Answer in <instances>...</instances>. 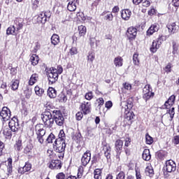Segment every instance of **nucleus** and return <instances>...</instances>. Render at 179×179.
<instances>
[{
  "instance_id": "nucleus-48",
  "label": "nucleus",
  "mask_w": 179,
  "mask_h": 179,
  "mask_svg": "<svg viewBox=\"0 0 179 179\" xmlns=\"http://www.w3.org/2000/svg\"><path fill=\"white\" fill-rule=\"evenodd\" d=\"M58 101L59 103H66V101L68 100V98L66 97V95L64 92H61L59 96Z\"/></svg>"
},
{
  "instance_id": "nucleus-53",
  "label": "nucleus",
  "mask_w": 179,
  "mask_h": 179,
  "mask_svg": "<svg viewBox=\"0 0 179 179\" xmlns=\"http://www.w3.org/2000/svg\"><path fill=\"white\" fill-rule=\"evenodd\" d=\"M145 143L147 145H152L153 143V138L149 134H145Z\"/></svg>"
},
{
  "instance_id": "nucleus-7",
  "label": "nucleus",
  "mask_w": 179,
  "mask_h": 179,
  "mask_svg": "<svg viewBox=\"0 0 179 179\" xmlns=\"http://www.w3.org/2000/svg\"><path fill=\"white\" fill-rule=\"evenodd\" d=\"M151 90L152 88L150 87V85L147 84L145 85L143 90V99L145 100V101H148V100H150V99H153V97H155V92H152Z\"/></svg>"
},
{
  "instance_id": "nucleus-13",
  "label": "nucleus",
  "mask_w": 179,
  "mask_h": 179,
  "mask_svg": "<svg viewBox=\"0 0 179 179\" xmlns=\"http://www.w3.org/2000/svg\"><path fill=\"white\" fill-rule=\"evenodd\" d=\"M136 34H138V29L135 27H129L126 32V36L130 41H133L136 38Z\"/></svg>"
},
{
  "instance_id": "nucleus-30",
  "label": "nucleus",
  "mask_w": 179,
  "mask_h": 179,
  "mask_svg": "<svg viewBox=\"0 0 179 179\" xmlns=\"http://www.w3.org/2000/svg\"><path fill=\"white\" fill-rule=\"evenodd\" d=\"M40 62V57L38 55L36 54H33L29 59V62H31V65L32 66H36V65H38V62Z\"/></svg>"
},
{
  "instance_id": "nucleus-50",
  "label": "nucleus",
  "mask_w": 179,
  "mask_h": 179,
  "mask_svg": "<svg viewBox=\"0 0 179 179\" xmlns=\"http://www.w3.org/2000/svg\"><path fill=\"white\" fill-rule=\"evenodd\" d=\"M172 47H173L172 54H173V55H175V54H178V47H179L178 43H177V42L173 41L172 42Z\"/></svg>"
},
{
  "instance_id": "nucleus-40",
  "label": "nucleus",
  "mask_w": 179,
  "mask_h": 179,
  "mask_svg": "<svg viewBox=\"0 0 179 179\" xmlns=\"http://www.w3.org/2000/svg\"><path fill=\"white\" fill-rule=\"evenodd\" d=\"M124 61V59L121 57L120 56L117 57L114 59V64L116 67L120 68V66H122L123 64L122 62Z\"/></svg>"
},
{
  "instance_id": "nucleus-41",
  "label": "nucleus",
  "mask_w": 179,
  "mask_h": 179,
  "mask_svg": "<svg viewBox=\"0 0 179 179\" xmlns=\"http://www.w3.org/2000/svg\"><path fill=\"white\" fill-rule=\"evenodd\" d=\"M126 107H127V108H125L126 111H127V110H132V108L134 107V98L133 97H129L127 99Z\"/></svg>"
},
{
  "instance_id": "nucleus-20",
  "label": "nucleus",
  "mask_w": 179,
  "mask_h": 179,
  "mask_svg": "<svg viewBox=\"0 0 179 179\" xmlns=\"http://www.w3.org/2000/svg\"><path fill=\"white\" fill-rule=\"evenodd\" d=\"M51 17V12L50 10H47L45 12H42L37 17L38 22L41 23H45L48 19Z\"/></svg>"
},
{
  "instance_id": "nucleus-47",
  "label": "nucleus",
  "mask_w": 179,
  "mask_h": 179,
  "mask_svg": "<svg viewBox=\"0 0 179 179\" xmlns=\"http://www.w3.org/2000/svg\"><path fill=\"white\" fill-rule=\"evenodd\" d=\"M34 90L36 96H38L39 97H41L44 94V89L40 88L38 85L35 87Z\"/></svg>"
},
{
  "instance_id": "nucleus-54",
  "label": "nucleus",
  "mask_w": 179,
  "mask_h": 179,
  "mask_svg": "<svg viewBox=\"0 0 179 179\" xmlns=\"http://www.w3.org/2000/svg\"><path fill=\"white\" fill-rule=\"evenodd\" d=\"M5 143L0 141V157L5 155Z\"/></svg>"
},
{
  "instance_id": "nucleus-17",
  "label": "nucleus",
  "mask_w": 179,
  "mask_h": 179,
  "mask_svg": "<svg viewBox=\"0 0 179 179\" xmlns=\"http://www.w3.org/2000/svg\"><path fill=\"white\" fill-rule=\"evenodd\" d=\"M13 26L15 28L17 33H20V30H22L23 26H24V20L21 17H16L14 20Z\"/></svg>"
},
{
  "instance_id": "nucleus-51",
  "label": "nucleus",
  "mask_w": 179,
  "mask_h": 179,
  "mask_svg": "<svg viewBox=\"0 0 179 179\" xmlns=\"http://www.w3.org/2000/svg\"><path fill=\"white\" fill-rule=\"evenodd\" d=\"M96 103L97 104L98 108H101L104 106V99L103 97H99L96 100Z\"/></svg>"
},
{
  "instance_id": "nucleus-16",
  "label": "nucleus",
  "mask_w": 179,
  "mask_h": 179,
  "mask_svg": "<svg viewBox=\"0 0 179 179\" xmlns=\"http://www.w3.org/2000/svg\"><path fill=\"white\" fill-rule=\"evenodd\" d=\"M102 150L107 160L111 159V146L107 142L102 143Z\"/></svg>"
},
{
  "instance_id": "nucleus-3",
  "label": "nucleus",
  "mask_w": 179,
  "mask_h": 179,
  "mask_svg": "<svg viewBox=\"0 0 179 179\" xmlns=\"http://www.w3.org/2000/svg\"><path fill=\"white\" fill-rule=\"evenodd\" d=\"M53 149L56 152V156L60 159L63 160L65 156V149H66V141H55L53 143Z\"/></svg>"
},
{
  "instance_id": "nucleus-29",
  "label": "nucleus",
  "mask_w": 179,
  "mask_h": 179,
  "mask_svg": "<svg viewBox=\"0 0 179 179\" xmlns=\"http://www.w3.org/2000/svg\"><path fill=\"white\" fill-rule=\"evenodd\" d=\"M122 170V166H118L116 170H115V173H118L116 175V178L115 179H125V172Z\"/></svg>"
},
{
  "instance_id": "nucleus-45",
  "label": "nucleus",
  "mask_w": 179,
  "mask_h": 179,
  "mask_svg": "<svg viewBox=\"0 0 179 179\" xmlns=\"http://www.w3.org/2000/svg\"><path fill=\"white\" fill-rule=\"evenodd\" d=\"M133 64L136 66H139L141 62L139 60V54L134 53L133 55Z\"/></svg>"
},
{
  "instance_id": "nucleus-6",
  "label": "nucleus",
  "mask_w": 179,
  "mask_h": 179,
  "mask_svg": "<svg viewBox=\"0 0 179 179\" xmlns=\"http://www.w3.org/2000/svg\"><path fill=\"white\" fill-rule=\"evenodd\" d=\"M163 34H159L156 41H153L152 45L150 48V51L155 54V52H157V50L160 48V45L163 43Z\"/></svg>"
},
{
  "instance_id": "nucleus-59",
  "label": "nucleus",
  "mask_w": 179,
  "mask_h": 179,
  "mask_svg": "<svg viewBox=\"0 0 179 179\" xmlns=\"http://www.w3.org/2000/svg\"><path fill=\"white\" fill-rule=\"evenodd\" d=\"M171 68H173V64H171V63H168L164 69L166 73H170V72H171Z\"/></svg>"
},
{
  "instance_id": "nucleus-19",
  "label": "nucleus",
  "mask_w": 179,
  "mask_h": 179,
  "mask_svg": "<svg viewBox=\"0 0 179 179\" xmlns=\"http://www.w3.org/2000/svg\"><path fill=\"white\" fill-rule=\"evenodd\" d=\"M0 115L3 118V121H9L11 115L10 109L6 106L3 107L1 111L0 112Z\"/></svg>"
},
{
  "instance_id": "nucleus-1",
  "label": "nucleus",
  "mask_w": 179,
  "mask_h": 179,
  "mask_svg": "<svg viewBox=\"0 0 179 179\" xmlns=\"http://www.w3.org/2000/svg\"><path fill=\"white\" fill-rule=\"evenodd\" d=\"M46 132L45 129H44V124H37L35 126L36 139L41 145H43L45 140L48 143H52L53 141H55V135H54V134L51 133L47 137L45 135Z\"/></svg>"
},
{
  "instance_id": "nucleus-28",
  "label": "nucleus",
  "mask_w": 179,
  "mask_h": 179,
  "mask_svg": "<svg viewBox=\"0 0 179 179\" xmlns=\"http://www.w3.org/2000/svg\"><path fill=\"white\" fill-rule=\"evenodd\" d=\"M142 159L145 162H149L152 159V155H150V150L145 148L144 149L142 154Z\"/></svg>"
},
{
  "instance_id": "nucleus-22",
  "label": "nucleus",
  "mask_w": 179,
  "mask_h": 179,
  "mask_svg": "<svg viewBox=\"0 0 179 179\" xmlns=\"http://www.w3.org/2000/svg\"><path fill=\"white\" fill-rule=\"evenodd\" d=\"M67 10L69 12H75L78 5H79V0H67Z\"/></svg>"
},
{
  "instance_id": "nucleus-23",
  "label": "nucleus",
  "mask_w": 179,
  "mask_h": 179,
  "mask_svg": "<svg viewBox=\"0 0 179 179\" xmlns=\"http://www.w3.org/2000/svg\"><path fill=\"white\" fill-rule=\"evenodd\" d=\"M168 155H169V152H167V151L160 150L155 153V157L156 159H157V160H160L161 162H163V160H164V159L167 157Z\"/></svg>"
},
{
  "instance_id": "nucleus-46",
  "label": "nucleus",
  "mask_w": 179,
  "mask_h": 179,
  "mask_svg": "<svg viewBox=\"0 0 179 179\" xmlns=\"http://www.w3.org/2000/svg\"><path fill=\"white\" fill-rule=\"evenodd\" d=\"M8 162V165H7V170L8 171V173H12V170H13V160L12 159V158L9 157L7 159Z\"/></svg>"
},
{
  "instance_id": "nucleus-26",
  "label": "nucleus",
  "mask_w": 179,
  "mask_h": 179,
  "mask_svg": "<svg viewBox=\"0 0 179 179\" xmlns=\"http://www.w3.org/2000/svg\"><path fill=\"white\" fill-rule=\"evenodd\" d=\"M124 146V141L121 139H117L115 142V152L121 153L122 147Z\"/></svg>"
},
{
  "instance_id": "nucleus-5",
  "label": "nucleus",
  "mask_w": 179,
  "mask_h": 179,
  "mask_svg": "<svg viewBox=\"0 0 179 179\" xmlns=\"http://www.w3.org/2000/svg\"><path fill=\"white\" fill-rule=\"evenodd\" d=\"M52 115L53 121L55 122L56 125H58V127H62L65 122V118H64L62 112H61V110H55L52 111Z\"/></svg>"
},
{
  "instance_id": "nucleus-36",
  "label": "nucleus",
  "mask_w": 179,
  "mask_h": 179,
  "mask_svg": "<svg viewBox=\"0 0 179 179\" xmlns=\"http://www.w3.org/2000/svg\"><path fill=\"white\" fill-rule=\"evenodd\" d=\"M19 32L16 31V28L14 27V25H10L6 30V34L8 36H17V34Z\"/></svg>"
},
{
  "instance_id": "nucleus-33",
  "label": "nucleus",
  "mask_w": 179,
  "mask_h": 179,
  "mask_svg": "<svg viewBox=\"0 0 179 179\" xmlns=\"http://www.w3.org/2000/svg\"><path fill=\"white\" fill-rule=\"evenodd\" d=\"M14 149L16 152H20L23 149V143L22 142V139L18 138L15 141V143L14 144Z\"/></svg>"
},
{
  "instance_id": "nucleus-9",
  "label": "nucleus",
  "mask_w": 179,
  "mask_h": 179,
  "mask_svg": "<svg viewBox=\"0 0 179 179\" xmlns=\"http://www.w3.org/2000/svg\"><path fill=\"white\" fill-rule=\"evenodd\" d=\"M8 127L11 129L12 132H18L20 129L19 126V120L16 117H13L8 122Z\"/></svg>"
},
{
  "instance_id": "nucleus-11",
  "label": "nucleus",
  "mask_w": 179,
  "mask_h": 179,
  "mask_svg": "<svg viewBox=\"0 0 179 179\" xmlns=\"http://www.w3.org/2000/svg\"><path fill=\"white\" fill-rule=\"evenodd\" d=\"M80 111L83 112L84 115H87L92 113V102L83 101L80 105Z\"/></svg>"
},
{
  "instance_id": "nucleus-39",
  "label": "nucleus",
  "mask_w": 179,
  "mask_h": 179,
  "mask_svg": "<svg viewBox=\"0 0 179 179\" xmlns=\"http://www.w3.org/2000/svg\"><path fill=\"white\" fill-rule=\"evenodd\" d=\"M51 43L53 45H58L59 44V36L57 34H54L51 37Z\"/></svg>"
},
{
  "instance_id": "nucleus-31",
  "label": "nucleus",
  "mask_w": 179,
  "mask_h": 179,
  "mask_svg": "<svg viewBox=\"0 0 179 179\" xmlns=\"http://www.w3.org/2000/svg\"><path fill=\"white\" fill-rule=\"evenodd\" d=\"M166 27L169 30V33L170 34H174V33H176L177 31V24H176V22L169 23L166 25Z\"/></svg>"
},
{
  "instance_id": "nucleus-43",
  "label": "nucleus",
  "mask_w": 179,
  "mask_h": 179,
  "mask_svg": "<svg viewBox=\"0 0 179 179\" xmlns=\"http://www.w3.org/2000/svg\"><path fill=\"white\" fill-rule=\"evenodd\" d=\"M65 139H66V136H65V131H64V129H61L59 131L58 138H56L55 141H62L63 142H66Z\"/></svg>"
},
{
  "instance_id": "nucleus-27",
  "label": "nucleus",
  "mask_w": 179,
  "mask_h": 179,
  "mask_svg": "<svg viewBox=\"0 0 179 179\" xmlns=\"http://www.w3.org/2000/svg\"><path fill=\"white\" fill-rule=\"evenodd\" d=\"M37 82H38V74L34 73L31 76L28 81V85L29 86H33L35 83H37Z\"/></svg>"
},
{
  "instance_id": "nucleus-32",
  "label": "nucleus",
  "mask_w": 179,
  "mask_h": 179,
  "mask_svg": "<svg viewBox=\"0 0 179 179\" xmlns=\"http://www.w3.org/2000/svg\"><path fill=\"white\" fill-rule=\"evenodd\" d=\"M47 94L50 99H55V97H57V90L52 87H49Z\"/></svg>"
},
{
  "instance_id": "nucleus-25",
  "label": "nucleus",
  "mask_w": 179,
  "mask_h": 179,
  "mask_svg": "<svg viewBox=\"0 0 179 179\" xmlns=\"http://www.w3.org/2000/svg\"><path fill=\"white\" fill-rule=\"evenodd\" d=\"M132 15V11L129 9H124L121 11V17L123 20H128L131 19V15Z\"/></svg>"
},
{
  "instance_id": "nucleus-56",
  "label": "nucleus",
  "mask_w": 179,
  "mask_h": 179,
  "mask_svg": "<svg viewBox=\"0 0 179 179\" xmlns=\"http://www.w3.org/2000/svg\"><path fill=\"white\" fill-rule=\"evenodd\" d=\"M100 155L97 154L92 157V164H96V163H99V160H100Z\"/></svg>"
},
{
  "instance_id": "nucleus-57",
  "label": "nucleus",
  "mask_w": 179,
  "mask_h": 179,
  "mask_svg": "<svg viewBox=\"0 0 179 179\" xmlns=\"http://www.w3.org/2000/svg\"><path fill=\"white\" fill-rule=\"evenodd\" d=\"M131 142H132V139L131 138V137L129 136L126 137L124 139V148H128L131 146Z\"/></svg>"
},
{
  "instance_id": "nucleus-18",
  "label": "nucleus",
  "mask_w": 179,
  "mask_h": 179,
  "mask_svg": "<svg viewBox=\"0 0 179 179\" xmlns=\"http://www.w3.org/2000/svg\"><path fill=\"white\" fill-rule=\"evenodd\" d=\"M160 29V25L157 22H155L154 24H152L150 27L148 28V29L146 31L147 36H153L155 33H157L159 30Z\"/></svg>"
},
{
  "instance_id": "nucleus-42",
  "label": "nucleus",
  "mask_w": 179,
  "mask_h": 179,
  "mask_svg": "<svg viewBox=\"0 0 179 179\" xmlns=\"http://www.w3.org/2000/svg\"><path fill=\"white\" fill-rule=\"evenodd\" d=\"M96 59V55L94 52H89L87 56V62L90 64H93V61Z\"/></svg>"
},
{
  "instance_id": "nucleus-38",
  "label": "nucleus",
  "mask_w": 179,
  "mask_h": 179,
  "mask_svg": "<svg viewBox=\"0 0 179 179\" xmlns=\"http://www.w3.org/2000/svg\"><path fill=\"white\" fill-rule=\"evenodd\" d=\"M8 92L6 82H3L0 86V94H8Z\"/></svg>"
},
{
  "instance_id": "nucleus-62",
  "label": "nucleus",
  "mask_w": 179,
  "mask_h": 179,
  "mask_svg": "<svg viewBox=\"0 0 179 179\" xmlns=\"http://www.w3.org/2000/svg\"><path fill=\"white\" fill-rule=\"evenodd\" d=\"M167 101L169 103H171L172 104H174L176 103V95L173 94L168 99Z\"/></svg>"
},
{
  "instance_id": "nucleus-2",
  "label": "nucleus",
  "mask_w": 179,
  "mask_h": 179,
  "mask_svg": "<svg viewBox=\"0 0 179 179\" xmlns=\"http://www.w3.org/2000/svg\"><path fill=\"white\" fill-rule=\"evenodd\" d=\"M45 72H46L49 83L54 85V83L58 80L59 75L64 72V69L61 65L57 66V69L54 67L48 69V67L46 66Z\"/></svg>"
},
{
  "instance_id": "nucleus-8",
  "label": "nucleus",
  "mask_w": 179,
  "mask_h": 179,
  "mask_svg": "<svg viewBox=\"0 0 179 179\" xmlns=\"http://www.w3.org/2000/svg\"><path fill=\"white\" fill-rule=\"evenodd\" d=\"M78 33H75L73 35V41H78V40H79L80 38V37H85V36H86V33H87V29H86V27L83 25H80L78 26Z\"/></svg>"
},
{
  "instance_id": "nucleus-10",
  "label": "nucleus",
  "mask_w": 179,
  "mask_h": 179,
  "mask_svg": "<svg viewBox=\"0 0 179 179\" xmlns=\"http://www.w3.org/2000/svg\"><path fill=\"white\" fill-rule=\"evenodd\" d=\"M90 160H92V152L89 150H86L81 157V166L83 167H86L89 163H90Z\"/></svg>"
},
{
  "instance_id": "nucleus-21",
  "label": "nucleus",
  "mask_w": 179,
  "mask_h": 179,
  "mask_svg": "<svg viewBox=\"0 0 179 179\" xmlns=\"http://www.w3.org/2000/svg\"><path fill=\"white\" fill-rule=\"evenodd\" d=\"M31 164L29 162H25L24 166L18 168V173L21 174L22 176L27 174V173L30 172V170H31Z\"/></svg>"
},
{
  "instance_id": "nucleus-63",
  "label": "nucleus",
  "mask_w": 179,
  "mask_h": 179,
  "mask_svg": "<svg viewBox=\"0 0 179 179\" xmlns=\"http://www.w3.org/2000/svg\"><path fill=\"white\" fill-rule=\"evenodd\" d=\"M65 173L60 172L56 175V179H65Z\"/></svg>"
},
{
  "instance_id": "nucleus-60",
  "label": "nucleus",
  "mask_w": 179,
  "mask_h": 179,
  "mask_svg": "<svg viewBox=\"0 0 179 179\" xmlns=\"http://www.w3.org/2000/svg\"><path fill=\"white\" fill-rule=\"evenodd\" d=\"M157 10H155V7H151L150 9L148 12V16H155L156 15Z\"/></svg>"
},
{
  "instance_id": "nucleus-37",
  "label": "nucleus",
  "mask_w": 179,
  "mask_h": 179,
  "mask_svg": "<svg viewBox=\"0 0 179 179\" xmlns=\"http://www.w3.org/2000/svg\"><path fill=\"white\" fill-rule=\"evenodd\" d=\"M94 179H102L103 178V169H94Z\"/></svg>"
},
{
  "instance_id": "nucleus-44",
  "label": "nucleus",
  "mask_w": 179,
  "mask_h": 179,
  "mask_svg": "<svg viewBox=\"0 0 179 179\" xmlns=\"http://www.w3.org/2000/svg\"><path fill=\"white\" fill-rule=\"evenodd\" d=\"M19 83H20L19 80H12L10 85L11 90H13V91L17 90V89H19Z\"/></svg>"
},
{
  "instance_id": "nucleus-61",
  "label": "nucleus",
  "mask_w": 179,
  "mask_h": 179,
  "mask_svg": "<svg viewBox=\"0 0 179 179\" xmlns=\"http://www.w3.org/2000/svg\"><path fill=\"white\" fill-rule=\"evenodd\" d=\"M83 111H79L76 114V118L77 121H80L82 118H83Z\"/></svg>"
},
{
  "instance_id": "nucleus-12",
  "label": "nucleus",
  "mask_w": 179,
  "mask_h": 179,
  "mask_svg": "<svg viewBox=\"0 0 179 179\" xmlns=\"http://www.w3.org/2000/svg\"><path fill=\"white\" fill-rule=\"evenodd\" d=\"M164 169L166 173H174L177 170V164L174 161L169 159L166 162Z\"/></svg>"
},
{
  "instance_id": "nucleus-35",
  "label": "nucleus",
  "mask_w": 179,
  "mask_h": 179,
  "mask_svg": "<svg viewBox=\"0 0 179 179\" xmlns=\"http://www.w3.org/2000/svg\"><path fill=\"white\" fill-rule=\"evenodd\" d=\"M3 135L5 136L6 139H10L12 138V129L8 127H4L3 129Z\"/></svg>"
},
{
  "instance_id": "nucleus-64",
  "label": "nucleus",
  "mask_w": 179,
  "mask_h": 179,
  "mask_svg": "<svg viewBox=\"0 0 179 179\" xmlns=\"http://www.w3.org/2000/svg\"><path fill=\"white\" fill-rule=\"evenodd\" d=\"M172 142L175 145H179V136H173V138L172 140Z\"/></svg>"
},
{
  "instance_id": "nucleus-34",
  "label": "nucleus",
  "mask_w": 179,
  "mask_h": 179,
  "mask_svg": "<svg viewBox=\"0 0 179 179\" xmlns=\"http://www.w3.org/2000/svg\"><path fill=\"white\" fill-rule=\"evenodd\" d=\"M145 173L148 177H153L155 176V170L153 169V166H152V164H150V165L147 166L145 169Z\"/></svg>"
},
{
  "instance_id": "nucleus-55",
  "label": "nucleus",
  "mask_w": 179,
  "mask_h": 179,
  "mask_svg": "<svg viewBox=\"0 0 179 179\" xmlns=\"http://www.w3.org/2000/svg\"><path fill=\"white\" fill-rule=\"evenodd\" d=\"M93 97H94V96L93 95V92L92 91H90L85 94V100H88V101H90Z\"/></svg>"
},
{
  "instance_id": "nucleus-58",
  "label": "nucleus",
  "mask_w": 179,
  "mask_h": 179,
  "mask_svg": "<svg viewBox=\"0 0 179 179\" xmlns=\"http://www.w3.org/2000/svg\"><path fill=\"white\" fill-rule=\"evenodd\" d=\"M78 48L76 47H71V48L69 50V54L72 55H76L78 54Z\"/></svg>"
},
{
  "instance_id": "nucleus-24",
  "label": "nucleus",
  "mask_w": 179,
  "mask_h": 179,
  "mask_svg": "<svg viewBox=\"0 0 179 179\" xmlns=\"http://www.w3.org/2000/svg\"><path fill=\"white\" fill-rule=\"evenodd\" d=\"M101 16H103V20H105L106 22H113V20H114V15H113V13L110 11H103L101 14Z\"/></svg>"
},
{
  "instance_id": "nucleus-15",
  "label": "nucleus",
  "mask_w": 179,
  "mask_h": 179,
  "mask_svg": "<svg viewBox=\"0 0 179 179\" xmlns=\"http://www.w3.org/2000/svg\"><path fill=\"white\" fill-rule=\"evenodd\" d=\"M135 120V113L134 111H128L124 116V122H127L125 124V125L128 127H131L132 124L134 123V121Z\"/></svg>"
},
{
  "instance_id": "nucleus-52",
  "label": "nucleus",
  "mask_w": 179,
  "mask_h": 179,
  "mask_svg": "<svg viewBox=\"0 0 179 179\" xmlns=\"http://www.w3.org/2000/svg\"><path fill=\"white\" fill-rule=\"evenodd\" d=\"M166 113L167 114H169L171 120H173V118H174V115H176V109L174 107H172L167 110Z\"/></svg>"
},
{
  "instance_id": "nucleus-14",
  "label": "nucleus",
  "mask_w": 179,
  "mask_h": 179,
  "mask_svg": "<svg viewBox=\"0 0 179 179\" xmlns=\"http://www.w3.org/2000/svg\"><path fill=\"white\" fill-rule=\"evenodd\" d=\"M50 170H61L62 169V162L59 159H52L48 163Z\"/></svg>"
},
{
  "instance_id": "nucleus-49",
  "label": "nucleus",
  "mask_w": 179,
  "mask_h": 179,
  "mask_svg": "<svg viewBox=\"0 0 179 179\" xmlns=\"http://www.w3.org/2000/svg\"><path fill=\"white\" fill-rule=\"evenodd\" d=\"M83 173H85V168L83 167V165H80L78 169V174H77L78 178H82V177H83Z\"/></svg>"
},
{
  "instance_id": "nucleus-4",
  "label": "nucleus",
  "mask_w": 179,
  "mask_h": 179,
  "mask_svg": "<svg viewBox=\"0 0 179 179\" xmlns=\"http://www.w3.org/2000/svg\"><path fill=\"white\" fill-rule=\"evenodd\" d=\"M42 121L45 128H52L54 127V116L50 110H45L41 114Z\"/></svg>"
}]
</instances>
